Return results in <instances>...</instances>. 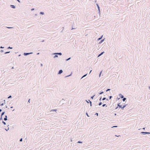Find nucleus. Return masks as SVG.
<instances>
[{"label": "nucleus", "instance_id": "69168bd1", "mask_svg": "<svg viewBox=\"0 0 150 150\" xmlns=\"http://www.w3.org/2000/svg\"><path fill=\"white\" fill-rule=\"evenodd\" d=\"M13 106H11V108H13Z\"/></svg>", "mask_w": 150, "mask_h": 150}, {"label": "nucleus", "instance_id": "bf43d9fd", "mask_svg": "<svg viewBox=\"0 0 150 150\" xmlns=\"http://www.w3.org/2000/svg\"><path fill=\"white\" fill-rule=\"evenodd\" d=\"M145 127H144V128H142V129H145Z\"/></svg>", "mask_w": 150, "mask_h": 150}, {"label": "nucleus", "instance_id": "6ab92c4d", "mask_svg": "<svg viewBox=\"0 0 150 150\" xmlns=\"http://www.w3.org/2000/svg\"><path fill=\"white\" fill-rule=\"evenodd\" d=\"M72 72H71V74H69V75H67V76H65V77H68L70 76H71V75H72Z\"/></svg>", "mask_w": 150, "mask_h": 150}, {"label": "nucleus", "instance_id": "de8ad7c7", "mask_svg": "<svg viewBox=\"0 0 150 150\" xmlns=\"http://www.w3.org/2000/svg\"><path fill=\"white\" fill-rule=\"evenodd\" d=\"M118 107H119V106L117 105V106L115 108V110L117 109L118 108Z\"/></svg>", "mask_w": 150, "mask_h": 150}, {"label": "nucleus", "instance_id": "7ed1b4c3", "mask_svg": "<svg viewBox=\"0 0 150 150\" xmlns=\"http://www.w3.org/2000/svg\"><path fill=\"white\" fill-rule=\"evenodd\" d=\"M33 53V52H30V53H24L23 54V55H24L25 56H26L28 55H29L30 54H32Z\"/></svg>", "mask_w": 150, "mask_h": 150}, {"label": "nucleus", "instance_id": "473e14b6", "mask_svg": "<svg viewBox=\"0 0 150 150\" xmlns=\"http://www.w3.org/2000/svg\"><path fill=\"white\" fill-rule=\"evenodd\" d=\"M106 99V98H105V97H104V98H102V100H105Z\"/></svg>", "mask_w": 150, "mask_h": 150}, {"label": "nucleus", "instance_id": "f257e3e1", "mask_svg": "<svg viewBox=\"0 0 150 150\" xmlns=\"http://www.w3.org/2000/svg\"><path fill=\"white\" fill-rule=\"evenodd\" d=\"M120 103H118L117 105L119 106V108H121L122 110H123L124 109V108L126 107L127 106V104L125 105L122 106V105H120Z\"/></svg>", "mask_w": 150, "mask_h": 150}, {"label": "nucleus", "instance_id": "e2e57ef3", "mask_svg": "<svg viewBox=\"0 0 150 150\" xmlns=\"http://www.w3.org/2000/svg\"><path fill=\"white\" fill-rule=\"evenodd\" d=\"M39 54V53H38L37 54V55Z\"/></svg>", "mask_w": 150, "mask_h": 150}, {"label": "nucleus", "instance_id": "4be33fe9", "mask_svg": "<svg viewBox=\"0 0 150 150\" xmlns=\"http://www.w3.org/2000/svg\"><path fill=\"white\" fill-rule=\"evenodd\" d=\"M77 143L82 144V142L79 141H78Z\"/></svg>", "mask_w": 150, "mask_h": 150}, {"label": "nucleus", "instance_id": "09e8293b", "mask_svg": "<svg viewBox=\"0 0 150 150\" xmlns=\"http://www.w3.org/2000/svg\"><path fill=\"white\" fill-rule=\"evenodd\" d=\"M0 52H4V50H0Z\"/></svg>", "mask_w": 150, "mask_h": 150}, {"label": "nucleus", "instance_id": "37998d69", "mask_svg": "<svg viewBox=\"0 0 150 150\" xmlns=\"http://www.w3.org/2000/svg\"><path fill=\"white\" fill-rule=\"evenodd\" d=\"M34 9H34V8H31V11H33Z\"/></svg>", "mask_w": 150, "mask_h": 150}, {"label": "nucleus", "instance_id": "a19ab883", "mask_svg": "<svg viewBox=\"0 0 150 150\" xmlns=\"http://www.w3.org/2000/svg\"><path fill=\"white\" fill-rule=\"evenodd\" d=\"M106 105V104H103L102 105V106L104 107Z\"/></svg>", "mask_w": 150, "mask_h": 150}, {"label": "nucleus", "instance_id": "4d7b16f0", "mask_svg": "<svg viewBox=\"0 0 150 150\" xmlns=\"http://www.w3.org/2000/svg\"><path fill=\"white\" fill-rule=\"evenodd\" d=\"M40 65H41V66H42L43 65H42V64H40Z\"/></svg>", "mask_w": 150, "mask_h": 150}, {"label": "nucleus", "instance_id": "ddd939ff", "mask_svg": "<svg viewBox=\"0 0 150 150\" xmlns=\"http://www.w3.org/2000/svg\"><path fill=\"white\" fill-rule=\"evenodd\" d=\"M87 74H86L85 75H83L82 77L81 78V79H82V78H83V77H85V76H86V75H87Z\"/></svg>", "mask_w": 150, "mask_h": 150}, {"label": "nucleus", "instance_id": "393cba45", "mask_svg": "<svg viewBox=\"0 0 150 150\" xmlns=\"http://www.w3.org/2000/svg\"><path fill=\"white\" fill-rule=\"evenodd\" d=\"M71 57H69V58L66 59V61H67L69 60H70L71 59Z\"/></svg>", "mask_w": 150, "mask_h": 150}, {"label": "nucleus", "instance_id": "20e7f679", "mask_svg": "<svg viewBox=\"0 0 150 150\" xmlns=\"http://www.w3.org/2000/svg\"><path fill=\"white\" fill-rule=\"evenodd\" d=\"M63 72V70L62 69L60 70L58 72V74H60Z\"/></svg>", "mask_w": 150, "mask_h": 150}, {"label": "nucleus", "instance_id": "a878e982", "mask_svg": "<svg viewBox=\"0 0 150 150\" xmlns=\"http://www.w3.org/2000/svg\"><path fill=\"white\" fill-rule=\"evenodd\" d=\"M2 123L4 124V125H6V123L4 121H2Z\"/></svg>", "mask_w": 150, "mask_h": 150}, {"label": "nucleus", "instance_id": "72a5a7b5", "mask_svg": "<svg viewBox=\"0 0 150 150\" xmlns=\"http://www.w3.org/2000/svg\"><path fill=\"white\" fill-rule=\"evenodd\" d=\"M110 90V89H108L107 90H106V92H107L108 91H109Z\"/></svg>", "mask_w": 150, "mask_h": 150}, {"label": "nucleus", "instance_id": "774afa93", "mask_svg": "<svg viewBox=\"0 0 150 150\" xmlns=\"http://www.w3.org/2000/svg\"><path fill=\"white\" fill-rule=\"evenodd\" d=\"M75 28H72L71 30H72V29H75Z\"/></svg>", "mask_w": 150, "mask_h": 150}, {"label": "nucleus", "instance_id": "423d86ee", "mask_svg": "<svg viewBox=\"0 0 150 150\" xmlns=\"http://www.w3.org/2000/svg\"><path fill=\"white\" fill-rule=\"evenodd\" d=\"M55 53H54L52 54L55 55V56L54 57V58H55L56 57H58V55L57 54H56Z\"/></svg>", "mask_w": 150, "mask_h": 150}, {"label": "nucleus", "instance_id": "4c0bfd02", "mask_svg": "<svg viewBox=\"0 0 150 150\" xmlns=\"http://www.w3.org/2000/svg\"><path fill=\"white\" fill-rule=\"evenodd\" d=\"M2 120V116L1 115V117L0 118V120Z\"/></svg>", "mask_w": 150, "mask_h": 150}, {"label": "nucleus", "instance_id": "dca6fc26", "mask_svg": "<svg viewBox=\"0 0 150 150\" xmlns=\"http://www.w3.org/2000/svg\"><path fill=\"white\" fill-rule=\"evenodd\" d=\"M103 36L102 35V36L100 37L99 38H98V39L97 40H98H98H101V39H102V38Z\"/></svg>", "mask_w": 150, "mask_h": 150}, {"label": "nucleus", "instance_id": "680f3d73", "mask_svg": "<svg viewBox=\"0 0 150 150\" xmlns=\"http://www.w3.org/2000/svg\"><path fill=\"white\" fill-rule=\"evenodd\" d=\"M149 89L150 90V86H149Z\"/></svg>", "mask_w": 150, "mask_h": 150}, {"label": "nucleus", "instance_id": "49530a36", "mask_svg": "<svg viewBox=\"0 0 150 150\" xmlns=\"http://www.w3.org/2000/svg\"><path fill=\"white\" fill-rule=\"evenodd\" d=\"M98 113H96L95 114V115H96L97 116H98Z\"/></svg>", "mask_w": 150, "mask_h": 150}, {"label": "nucleus", "instance_id": "338daca9", "mask_svg": "<svg viewBox=\"0 0 150 150\" xmlns=\"http://www.w3.org/2000/svg\"><path fill=\"white\" fill-rule=\"evenodd\" d=\"M44 41V40H42L41 41L42 42H43Z\"/></svg>", "mask_w": 150, "mask_h": 150}, {"label": "nucleus", "instance_id": "1a4fd4ad", "mask_svg": "<svg viewBox=\"0 0 150 150\" xmlns=\"http://www.w3.org/2000/svg\"><path fill=\"white\" fill-rule=\"evenodd\" d=\"M10 7L12 8H16V6L14 5H10Z\"/></svg>", "mask_w": 150, "mask_h": 150}, {"label": "nucleus", "instance_id": "39448f33", "mask_svg": "<svg viewBox=\"0 0 150 150\" xmlns=\"http://www.w3.org/2000/svg\"><path fill=\"white\" fill-rule=\"evenodd\" d=\"M119 96L120 97V98H123L124 97L123 95L121 93L119 94Z\"/></svg>", "mask_w": 150, "mask_h": 150}, {"label": "nucleus", "instance_id": "ea45409f", "mask_svg": "<svg viewBox=\"0 0 150 150\" xmlns=\"http://www.w3.org/2000/svg\"><path fill=\"white\" fill-rule=\"evenodd\" d=\"M11 97H12L11 96H9L8 97V98H11Z\"/></svg>", "mask_w": 150, "mask_h": 150}, {"label": "nucleus", "instance_id": "0eeeda50", "mask_svg": "<svg viewBox=\"0 0 150 150\" xmlns=\"http://www.w3.org/2000/svg\"><path fill=\"white\" fill-rule=\"evenodd\" d=\"M105 39H102L99 42V44H101V43H102L104 41Z\"/></svg>", "mask_w": 150, "mask_h": 150}, {"label": "nucleus", "instance_id": "7c9ffc66", "mask_svg": "<svg viewBox=\"0 0 150 150\" xmlns=\"http://www.w3.org/2000/svg\"><path fill=\"white\" fill-rule=\"evenodd\" d=\"M10 52V51H9V52H6L4 53V54H8V53H9Z\"/></svg>", "mask_w": 150, "mask_h": 150}, {"label": "nucleus", "instance_id": "79ce46f5", "mask_svg": "<svg viewBox=\"0 0 150 150\" xmlns=\"http://www.w3.org/2000/svg\"><path fill=\"white\" fill-rule=\"evenodd\" d=\"M0 48L1 49H3V48H4V47H3L2 46H1Z\"/></svg>", "mask_w": 150, "mask_h": 150}, {"label": "nucleus", "instance_id": "603ef678", "mask_svg": "<svg viewBox=\"0 0 150 150\" xmlns=\"http://www.w3.org/2000/svg\"><path fill=\"white\" fill-rule=\"evenodd\" d=\"M30 99H29L28 100V103H30Z\"/></svg>", "mask_w": 150, "mask_h": 150}, {"label": "nucleus", "instance_id": "58836bf2", "mask_svg": "<svg viewBox=\"0 0 150 150\" xmlns=\"http://www.w3.org/2000/svg\"><path fill=\"white\" fill-rule=\"evenodd\" d=\"M4 103H2L0 105V106H3V105H4Z\"/></svg>", "mask_w": 150, "mask_h": 150}, {"label": "nucleus", "instance_id": "e433bc0d", "mask_svg": "<svg viewBox=\"0 0 150 150\" xmlns=\"http://www.w3.org/2000/svg\"><path fill=\"white\" fill-rule=\"evenodd\" d=\"M117 126H113V127H112V128H113V127H117Z\"/></svg>", "mask_w": 150, "mask_h": 150}, {"label": "nucleus", "instance_id": "2eb2a0df", "mask_svg": "<svg viewBox=\"0 0 150 150\" xmlns=\"http://www.w3.org/2000/svg\"><path fill=\"white\" fill-rule=\"evenodd\" d=\"M103 91H100V92H99V94H100V95H101V94H102L103 93Z\"/></svg>", "mask_w": 150, "mask_h": 150}, {"label": "nucleus", "instance_id": "9b49d317", "mask_svg": "<svg viewBox=\"0 0 150 150\" xmlns=\"http://www.w3.org/2000/svg\"><path fill=\"white\" fill-rule=\"evenodd\" d=\"M56 54H57L58 55H62V53L61 52H59V53H56Z\"/></svg>", "mask_w": 150, "mask_h": 150}, {"label": "nucleus", "instance_id": "f03ea898", "mask_svg": "<svg viewBox=\"0 0 150 150\" xmlns=\"http://www.w3.org/2000/svg\"><path fill=\"white\" fill-rule=\"evenodd\" d=\"M141 134H142L143 135H145L146 134H150V132H142L141 133Z\"/></svg>", "mask_w": 150, "mask_h": 150}, {"label": "nucleus", "instance_id": "f3484780", "mask_svg": "<svg viewBox=\"0 0 150 150\" xmlns=\"http://www.w3.org/2000/svg\"><path fill=\"white\" fill-rule=\"evenodd\" d=\"M40 14L41 15H44V13L43 12H40Z\"/></svg>", "mask_w": 150, "mask_h": 150}, {"label": "nucleus", "instance_id": "aec40b11", "mask_svg": "<svg viewBox=\"0 0 150 150\" xmlns=\"http://www.w3.org/2000/svg\"><path fill=\"white\" fill-rule=\"evenodd\" d=\"M5 113V112H2L1 114V116H2L4 115Z\"/></svg>", "mask_w": 150, "mask_h": 150}, {"label": "nucleus", "instance_id": "b1692460", "mask_svg": "<svg viewBox=\"0 0 150 150\" xmlns=\"http://www.w3.org/2000/svg\"><path fill=\"white\" fill-rule=\"evenodd\" d=\"M96 6H97V8H98H98H100V7H99V6L98 4H96Z\"/></svg>", "mask_w": 150, "mask_h": 150}, {"label": "nucleus", "instance_id": "5fc2aeb1", "mask_svg": "<svg viewBox=\"0 0 150 150\" xmlns=\"http://www.w3.org/2000/svg\"><path fill=\"white\" fill-rule=\"evenodd\" d=\"M92 71V70H91V71H90V72H89V74H90L91 73V72Z\"/></svg>", "mask_w": 150, "mask_h": 150}, {"label": "nucleus", "instance_id": "f704fd0d", "mask_svg": "<svg viewBox=\"0 0 150 150\" xmlns=\"http://www.w3.org/2000/svg\"><path fill=\"white\" fill-rule=\"evenodd\" d=\"M12 48H13V47H9L7 48L8 49H12Z\"/></svg>", "mask_w": 150, "mask_h": 150}, {"label": "nucleus", "instance_id": "bb28decb", "mask_svg": "<svg viewBox=\"0 0 150 150\" xmlns=\"http://www.w3.org/2000/svg\"><path fill=\"white\" fill-rule=\"evenodd\" d=\"M57 110V109H54L51 110V111H55L56 112Z\"/></svg>", "mask_w": 150, "mask_h": 150}, {"label": "nucleus", "instance_id": "f8f14e48", "mask_svg": "<svg viewBox=\"0 0 150 150\" xmlns=\"http://www.w3.org/2000/svg\"><path fill=\"white\" fill-rule=\"evenodd\" d=\"M98 13L99 15L100 16V8H98Z\"/></svg>", "mask_w": 150, "mask_h": 150}, {"label": "nucleus", "instance_id": "13d9d810", "mask_svg": "<svg viewBox=\"0 0 150 150\" xmlns=\"http://www.w3.org/2000/svg\"><path fill=\"white\" fill-rule=\"evenodd\" d=\"M115 136H116V137H119V136H120V135L118 136H117L116 135H115Z\"/></svg>", "mask_w": 150, "mask_h": 150}, {"label": "nucleus", "instance_id": "3c124183", "mask_svg": "<svg viewBox=\"0 0 150 150\" xmlns=\"http://www.w3.org/2000/svg\"><path fill=\"white\" fill-rule=\"evenodd\" d=\"M17 1L19 3H20L21 2L19 0H17Z\"/></svg>", "mask_w": 150, "mask_h": 150}, {"label": "nucleus", "instance_id": "c03bdc74", "mask_svg": "<svg viewBox=\"0 0 150 150\" xmlns=\"http://www.w3.org/2000/svg\"><path fill=\"white\" fill-rule=\"evenodd\" d=\"M5 129L6 131H8V130L9 129V128L8 127V128L7 129Z\"/></svg>", "mask_w": 150, "mask_h": 150}, {"label": "nucleus", "instance_id": "2f4dec72", "mask_svg": "<svg viewBox=\"0 0 150 150\" xmlns=\"http://www.w3.org/2000/svg\"><path fill=\"white\" fill-rule=\"evenodd\" d=\"M112 96H110L109 97V99H110L112 98Z\"/></svg>", "mask_w": 150, "mask_h": 150}, {"label": "nucleus", "instance_id": "052dcab7", "mask_svg": "<svg viewBox=\"0 0 150 150\" xmlns=\"http://www.w3.org/2000/svg\"><path fill=\"white\" fill-rule=\"evenodd\" d=\"M7 107H7V106L6 105V106H5V108H7Z\"/></svg>", "mask_w": 150, "mask_h": 150}, {"label": "nucleus", "instance_id": "4468645a", "mask_svg": "<svg viewBox=\"0 0 150 150\" xmlns=\"http://www.w3.org/2000/svg\"><path fill=\"white\" fill-rule=\"evenodd\" d=\"M88 101L89 102L90 106H92V102L90 100H88Z\"/></svg>", "mask_w": 150, "mask_h": 150}, {"label": "nucleus", "instance_id": "5701e85b", "mask_svg": "<svg viewBox=\"0 0 150 150\" xmlns=\"http://www.w3.org/2000/svg\"><path fill=\"white\" fill-rule=\"evenodd\" d=\"M7 28H8V29H11V28H13V27H6Z\"/></svg>", "mask_w": 150, "mask_h": 150}, {"label": "nucleus", "instance_id": "864d4df0", "mask_svg": "<svg viewBox=\"0 0 150 150\" xmlns=\"http://www.w3.org/2000/svg\"><path fill=\"white\" fill-rule=\"evenodd\" d=\"M4 104H5V100H4Z\"/></svg>", "mask_w": 150, "mask_h": 150}, {"label": "nucleus", "instance_id": "9d476101", "mask_svg": "<svg viewBox=\"0 0 150 150\" xmlns=\"http://www.w3.org/2000/svg\"><path fill=\"white\" fill-rule=\"evenodd\" d=\"M7 116L6 115L5 116V117L4 118V120L5 121H6L7 120Z\"/></svg>", "mask_w": 150, "mask_h": 150}, {"label": "nucleus", "instance_id": "c756f323", "mask_svg": "<svg viewBox=\"0 0 150 150\" xmlns=\"http://www.w3.org/2000/svg\"><path fill=\"white\" fill-rule=\"evenodd\" d=\"M102 104V103L101 102H100L99 104H98V105L100 106V105H101Z\"/></svg>", "mask_w": 150, "mask_h": 150}, {"label": "nucleus", "instance_id": "0e129e2a", "mask_svg": "<svg viewBox=\"0 0 150 150\" xmlns=\"http://www.w3.org/2000/svg\"><path fill=\"white\" fill-rule=\"evenodd\" d=\"M117 99H118V100H119V99H120V98H117Z\"/></svg>", "mask_w": 150, "mask_h": 150}, {"label": "nucleus", "instance_id": "8fccbe9b", "mask_svg": "<svg viewBox=\"0 0 150 150\" xmlns=\"http://www.w3.org/2000/svg\"><path fill=\"white\" fill-rule=\"evenodd\" d=\"M102 97H101L100 99H99V100L101 101V100Z\"/></svg>", "mask_w": 150, "mask_h": 150}, {"label": "nucleus", "instance_id": "c9c22d12", "mask_svg": "<svg viewBox=\"0 0 150 150\" xmlns=\"http://www.w3.org/2000/svg\"><path fill=\"white\" fill-rule=\"evenodd\" d=\"M23 141V139L22 138H21L20 139V141L21 142H22Z\"/></svg>", "mask_w": 150, "mask_h": 150}, {"label": "nucleus", "instance_id": "a18cd8bd", "mask_svg": "<svg viewBox=\"0 0 150 150\" xmlns=\"http://www.w3.org/2000/svg\"><path fill=\"white\" fill-rule=\"evenodd\" d=\"M86 102L87 103H89V102H88L89 101H87V100H86Z\"/></svg>", "mask_w": 150, "mask_h": 150}, {"label": "nucleus", "instance_id": "c85d7f7f", "mask_svg": "<svg viewBox=\"0 0 150 150\" xmlns=\"http://www.w3.org/2000/svg\"><path fill=\"white\" fill-rule=\"evenodd\" d=\"M86 114L87 116V117H90L88 115V113L87 112H86Z\"/></svg>", "mask_w": 150, "mask_h": 150}, {"label": "nucleus", "instance_id": "6e6552de", "mask_svg": "<svg viewBox=\"0 0 150 150\" xmlns=\"http://www.w3.org/2000/svg\"><path fill=\"white\" fill-rule=\"evenodd\" d=\"M104 53V51L101 52L100 54H99L98 55V57L101 56V55H102Z\"/></svg>", "mask_w": 150, "mask_h": 150}, {"label": "nucleus", "instance_id": "6e6d98bb", "mask_svg": "<svg viewBox=\"0 0 150 150\" xmlns=\"http://www.w3.org/2000/svg\"><path fill=\"white\" fill-rule=\"evenodd\" d=\"M2 111V110L1 109H0V113Z\"/></svg>", "mask_w": 150, "mask_h": 150}, {"label": "nucleus", "instance_id": "a211bd4d", "mask_svg": "<svg viewBox=\"0 0 150 150\" xmlns=\"http://www.w3.org/2000/svg\"><path fill=\"white\" fill-rule=\"evenodd\" d=\"M123 98V99H122V100L123 101H125L126 100V98H124H124Z\"/></svg>", "mask_w": 150, "mask_h": 150}, {"label": "nucleus", "instance_id": "412c9836", "mask_svg": "<svg viewBox=\"0 0 150 150\" xmlns=\"http://www.w3.org/2000/svg\"><path fill=\"white\" fill-rule=\"evenodd\" d=\"M102 72V71H101L100 72V74H99V77H100V76Z\"/></svg>", "mask_w": 150, "mask_h": 150}, {"label": "nucleus", "instance_id": "cd10ccee", "mask_svg": "<svg viewBox=\"0 0 150 150\" xmlns=\"http://www.w3.org/2000/svg\"><path fill=\"white\" fill-rule=\"evenodd\" d=\"M95 96V95L91 97V99H93V98Z\"/></svg>", "mask_w": 150, "mask_h": 150}]
</instances>
